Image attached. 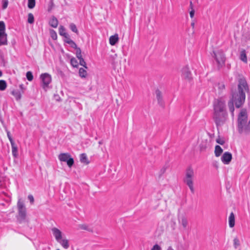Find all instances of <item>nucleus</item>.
Here are the masks:
<instances>
[{"label": "nucleus", "mask_w": 250, "mask_h": 250, "mask_svg": "<svg viewBox=\"0 0 250 250\" xmlns=\"http://www.w3.org/2000/svg\"><path fill=\"white\" fill-rule=\"evenodd\" d=\"M214 57L219 65L222 66L225 62V57L223 51L221 50L216 52L213 51Z\"/></svg>", "instance_id": "8"}, {"label": "nucleus", "mask_w": 250, "mask_h": 250, "mask_svg": "<svg viewBox=\"0 0 250 250\" xmlns=\"http://www.w3.org/2000/svg\"><path fill=\"white\" fill-rule=\"evenodd\" d=\"M7 87V83L4 80H0V90H4Z\"/></svg>", "instance_id": "27"}, {"label": "nucleus", "mask_w": 250, "mask_h": 250, "mask_svg": "<svg viewBox=\"0 0 250 250\" xmlns=\"http://www.w3.org/2000/svg\"><path fill=\"white\" fill-rule=\"evenodd\" d=\"M229 226L230 228H232L235 225V216L233 212H231L229 217Z\"/></svg>", "instance_id": "20"}, {"label": "nucleus", "mask_w": 250, "mask_h": 250, "mask_svg": "<svg viewBox=\"0 0 250 250\" xmlns=\"http://www.w3.org/2000/svg\"><path fill=\"white\" fill-rule=\"evenodd\" d=\"M51 231L52 232L53 235L55 237V239L57 242L62 238V232L58 229L55 227L51 229Z\"/></svg>", "instance_id": "12"}, {"label": "nucleus", "mask_w": 250, "mask_h": 250, "mask_svg": "<svg viewBox=\"0 0 250 250\" xmlns=\"http://www.w3.org/2000/svg\"><path fill=\"white\" fill-rule=\"evenodd\" d=\"M2 9H5L7 7L8 4V0H2Z\"/></svg>", "instance_id": "40"}, {"label": "nucleus", "mask_w": 250, "mask_h": 250, "mask_svg": "<svg viewBox=\"0 0 250 250\" xmlns=\"http://www.w3.org/2000/svg\"><path fill=\"white\" fill-rule=\"evenodd\" d=\"M59 34L61 36L64 38H67L68 36V34L65 31V29L63 26H60L59 29Z\"/></svg>", "instance_id": "22"}, {"label": "nucleus", "mask_w": 250, "mask_h": 250, "mask_svg": "<svg viewBox=\"0 0 250 250\" xmlns=\"http://www.w3.org/2000/svg\"><path fill=\"white\" fill-rule=\"evenodd\" d=\"M232 159V154L229 152H225L221 157V161L226 165H228Z\"/></svg>", "instance_id": "10"}, {"label": "nucleus", "mask_w": 250, "mask_h": 250, "mask_svg": "<svg viewBox=\"0 0 250 250\" xmlns=\"http://www.w3.org/2000/svg\"><path fill=\"white\" fill-rule=\"evenodd\" d=\"M167 250H174L171 247H168Z\"/></svg>", "instance_id": "52"}, {"label": "nucleus", "mask_w": 250, "mask_h": 250, "mask_svg": "<svg viewBox=\"0 0 250 250\" xmlns=\"http://www.w3.org/2000/svg\"><path fill=\"white\" fill-rule=\"evenodd\" d=\"M190 7L191 9H193L192 1H190Z\"/></svg>", "instance_id": "51"}, {"label": "nucleus", "mask_w": 250, "mask_h": 250, "mask_svg": "<svg viewBox=\"0 0 250 250\" xmlns=\"http://www.w3.org/2000/svg\"><path fill=\"white\" fill-rule=\"evenodd\" d=\"M218 89L219 93H222L225 89V85L223 83H219L217 84Z\"/></svg>", "instance_id": "28"}, {"label": "nucleus", "mask_w": 250, "mask_h": 250, "mask_svg": "<svg viewBox=\"0 0 250 250\" xmlns=\"http://www.w3.org/2000/svg\"><path fill=\"white\" fill-rule=\"evenodd\" d=\"M194 13H195V11H194V9H191V11H190V12H189L190 17L191 18H193V17L194 16Z\"/></svg>", "instance_id": "47"}, {"label": "nucleus", "mask_w": 250, "mask_h": 250, "mask_svg": "<svg viewBox=\"0 0 250 250\" xmlns=\"http://www.w3.org/2000/svg\"><path fill=\"white\" fill-rule=\"evenodd\" d=\"M194 176V173L192 167L191 166L188 167L186 170L184 182L188 187L192 193H194L195 191L193 187Z\"/></svg>", "instance_id": "2"}, {"label": "nucleus", "mask_w": 250, "mask_h": 250, "mask_svg": "<svg viewBox=\"0 0 250 250\" xmlns=\"http://www.w3.org/2000/svg\"><path fill=\"white\" fill-rule=\"evenodd\" d=\"M17 206L19 214L18 220L20 223H21L25 220L26 218V208L24 207L23 203L21 201V199L18 201Z\"/></svg>", "instance_id": "6"}, {"label": "nucleus", "mask_w": 250, "mask_h": 250, "mask_svg": "<svg viewBox=\"0 0 250 250\" xmlns=\"http://www.w3.org/2000/svg\"><path fill=\"white\" fill-rule=\"evenodd\" d=\"M49 25L54 28H56L58 25V21L56 18L53 16L49 21Z\"/></svg>", "instance_id": "21"}, {"label": "nucleus", "mask_w": 250, "mask_h": 250, "mask_svg": "<svg viewBox=\"0 0 250 250\" xmlns=\"http://www.w3.org/2000/svg\"><path fill=\"white\" fill-rule=\"evenodd\" d=\"M58 158L61 162H66L67 165L69 167H71L74 164V160L69 153H61L59 155Z\"/></svg>", "instance_id": "7"}, {"label": "nucleus", "mask_w": 250, "mask_h": 250, "mask_svg": "<svg viewBox=\"0 0 250 250\" xmlns=\"http://www.w3.org/2000/svg\"><path fill=\"white\" fill-rule=\"evenodd\" d=\"M54 6L53 0H51L48 7V11L50 12Z\"/></svg>", "instance_id": "38"}, {"label": "nucleus", "mask_w": 250, "mask_h": 250, "mask_svg": "<svg viewBox=\"0 0 250 250\" xmlns=\"http://www.w3.org/2000/svg\"><path fill=\"white\" fill-rule=\"evenodd\" d=\"M166 170V168L163 167L160 170L161 174H164Z\"/></svg>", "instance_id": "48"}, {"label": "nucleus", "mask_w": 250, "mask_h": 250, "mask_svg": "<svg viewBox=\"0 0 250 250\" xmlns=\"http://www.w3.org/2000/svg\"><path fill=\"white\" fill-rule=\"evenodd\" d=\"M6 132H7V137L8 138L10 142V143L13 142H14L13 139H12V136H11V135L10 134V132L9 131H8V130H7Z\"/></svg>", "instance_id": "44"}, {"label": "nucleus", "mask_w": 250, "mask_h": 250, "mask_svg": "<svg viewBox=\"0 0 250 250\" xmlns=\"http://www.w3.org/2000/svg\"><path fill=\"white\" fill-rule=\"evenodd\" d=\"M11 145L12 147V155L15 158H16L18 155L17 146L15 142L11 143Z\"/></svg>", "instance_id": "19"}, {"label": "nucleus", "mask_w": 250, "mask_h": 250, "mask_svg": "<svg viewBox=\"0 0 250 250\" xmlns=\"http://www.w3.org/2000/svg\"><path fill=\"white\" fill-rule=\"evenodd\" d=\"M240 241L237 237L234 238L233 239V245L235 249H237V248L240 246Z\"/></svg>", "instance_id": "34"}, {"label": "nucleus", "mask_w": 250, "mask_h": 250, "mask_svg": "<svg viewBox=\"0 0 250 250\" xmlns=\"http://www.w3.org/2000/svg\"><path fill=\"white\" fill-rule=\"evenodd\" d=\"M70 28L73 32H74L77 34L78 33V30L77 28L76 25L74 23H70Z\"/></svg>", "instance_id": "33"}, {"label": "nucleus", "mask_w": 250, "mask_h": 250, "mask_svg": "<svg viewBox=\"0 0 250 250\" xmlns=\"http://www.w3.org/2000/svg\"><path fill=\"white\" fill-rule=\"evenodd\" d=\"M28 198L29 200L30 203L33 204L34 202V199L33 196L32 195H29L28 196Z\"/></svg>", "instance_id": "46"}, {"label": "nucleus", "mask_w": 250, "mask_h": 250, "mask_svg": "<svg viewBox=\"0 0 250 250\" xmlns=\"http://www.w3.org/2000/svg\"><path fill=\"white\" fill-rule=\"evenodd\" d=\"M179 222L180 224L182 225L184 229H186L188 224V222L187 218L185 216H182L179 219Z\"/></svg>", "instance_id": "18"}, {"label": "nucleus", "mask_w": 250, "mask_h": 250, "mask_svg": "<svg viewBox=\"0 0 250 250\" xmlns=\"http://www.w3.org/2000/svg\"><path fill=\"white\" fill-rule=\"evenodd\" d=\"M109 43L111 45H115L119 41L118 35L116 34L114 35L110 36L109 39Z\"/></svg>", "instance_id": "17"}, {"label": "nucleus", "mask_w": 250, "mask_h": 250, "mask_svg": "<svg viewBox=\"0 0 250 250\" xmlns=\"http://www.w3.org/2000/svg\"><path fill=\"white\" fill-rule=\"evenodd\" d=\"M70 62H71V65L74 67H77L78 66V62L75 58H72L70 60Z\"/></svg>", "instance_id": "35"}, {"label": "nucleus", "mask_w": 250, "mask_h": 250, "mask_svg": "<svg viewBox=\"0 0 250 250\" xmlns=\"http://www.w3.org/2000/svg\"><path fill=\"white\" fill-rule=\"evenodd\" d=\"M182 76L184 79L188 81L191 80V73L188 67H185L182 69Z\"/></svg>", "instance_id": "11"}, {"label": "nucleus", "mask_w": 250, "mask_h": 250, "mask_svg": "<svg viewBox=\"0 0 250 250\" xmlns=\"http://www.w3.org/2000/svg\"><path fill=\"white\" fill-rule=\"evenodd\" d=\"M36 4L35 0H28V7L30 9H33Z\"/></svg>", "instance_id": "30"}, {"label": "nucleus", "mask_w": 250, "mask_h": 250, "mask_svg": "<svg viewBox=\"0 0 250 250\" xmlns=\"http://www.w3.org/2000/svg\"><path fill=\"white\" fill-rule=\"evenodd\" d=\"M79 62L80 65L83 66L85 68H87L86 66V62L83 58H81V59L79 60Z\"/></svg>", "instance_id": "41"}, {"label": "nucleus", "mask_w": 250, "mask_h": 250, "mask_svg": "<svg viewBox=\"0 0 250 250\" xmlns=\"http://www.w3.org/2000/svg\"><path fill=\"white\" fill-rule=\"evenodd\" d=\"M216 142L218 143V144H219L221 145H223L225 144V141L223 139H221L220 138H218L217 139H216Z\"/></svg>", "instance_id": "45"}, {"label": "nucleus", "mask_w": 250, "mask_h": 250, "mask_svg": "<svg viewBox=\"0 0 250 250\" xmlns=\"http://www.w3.org/2000/svg\"><path fill=\"white\" fill-rule=\"evenodd\" d=\"M7 44V34L0 33V45H5Z\"/></svg>", "instance_id": "16"}, {"label": "nucleus", "mask_w": 250, "mask_h": 250, "mask_svg": "<svg viewBox=\"0 0 250 250\" xmlns=\"http://www.w3.org/2000/svg\"><path fill=\"white\" fill-rule=\"evenodd\" d=\"M28 22L30 24H32L34 22V17L32 13H29L28 14Z\"/></svg>", "instance_id": "32"}, {"label": "nucleus", "mask_w": 250, "mask_h": 250, "mask_svg": "<svg viewBox=\"0 0 250 250\" xmlns=\"http://www.w3.org/2000/svg\"><path fill=\"white\" fill-rule=\"evenodd\" d=\"M248 117L247 113L245 110H242L238 118V129L240 133H243L244 127L247 124Z\"/></svg>", "instance_id": "3"}, {"label": "nucleus", "mask_w": 250, "mask_h": 250, "mask_svg": "<svg viewBox=\"0 0 250 250\" xmlns=\"http://www.w3.org/2000/svg\"><path fill=\"white\" fill-rule=\"evenodd\" d=\"M98 143H99V145H102L103 144V141H100Z\"/></svg>", "instance_id": "54"}, {"label": "nucleus", "mask_w": 250, "mask_h": 250, "mask_svg": "<svg viewBox=\"0 0 250 250\" xmlns=\"http://www.w3.org/2000/svg\"><path fill=\"white\" fill-rule=\"evenodd\" d=\"M20 87H21V88H22V84L21 85Z\"/></svg>", "instance_id": "56"}, {"label": "nucleus", "mask_w": 250, "mask_h": 250, "mask_svg": "<svg viewBox=\"0 0 250 250\" xmlns=\"http://www.w3.org/2000/svg\"><path fill=\"white\" fill-rule=\"evenodd\" d=\"M79 73L80 76L82 78H85L87 74L86 71L83 68H80Z\"/></svg>", "instance_id": "29"}, {"label": "nucleus", "mask_w": 250, "mask_h": 250, "mask_svg": "<svg viewBox=\"0 0 250 250\" xmlns=\"http://www.w3.org/2000/svg\"><path fill=\"white\" fill-rule=\"evenodd\" d=\"M58 242L65 249H67L69 247L68 240L65 238H62Z\"/></svg>", "instance_id": "13"}, {"label": "nucleus", "mask_w": 250, "mask_h": 250, "mask_svg": "<svg viewBox=\"0 0 250 250\" xmlns=\"http://www.w3.org/2000/svg\"><path fill=\"white\" fill-rule=\"evenodd\" d=\"M213 113L227 112L225 101L221 99L215 100L213 104Z\"/></svg>", "instance_id": "5"}, {"label": "nucleus", "mask_w": 250, "mask_h": 250, "mask_svg": "<svg viewBox=\"0 0 250 250\" xmlns=\"http://www.w3.org/2000/svg\"><path fill=\"white\" fill-rule=\"evenodd\" d=\"M81 228L82 229H85V230H89V229H87V227L86 226H85V225H82L81 226Z\"/></svg>", "instance_id": "50"}, {"label": "nucleus", "mask_w": 250, "mask_h": 250, "mask_svg": "<svg viewBox=\"0 0 250 250\" xmlns=\"http://www.w3.org/2000/svg\"><path fill=\"white\" fill-rule=\"evenodd\" d=\"M2 72L0 70V77L2 76Z\"/></svg>", "instance_id": "55"}, {"label": "nucleus", "mask_w": 250, "mask_h": 250, "mask_svg": "<svg viewBox=\"0 0 250 250\" xmlns=\"http://www.w3.org/2000/svg\"><path fill=\"white\" fill-rule=\"evenodd\" d=\"M50 34H51V36L53 40L57 39V35L55 31H54L53 30H50Z\"/></svg>", "instance_id": "39"}, {"label": "nucleus", "mask_w": 250, "mask_h": 250, "mask_svg": "<svg viewBox=\"0 0 250 250\" xmlns=\"http://www.w3.org/2000/svg\"><path fill=\"white\" fill-rule=\"evenodd\" d=\"M191 26H192V27H194V22H192V23H191Z\"/></svg>", "instance_id": "53"}, {"label": "nucleus", "mask_w": 250, "mask_h": 250, "mask_svg": "<svg viewBox=\"0 0 250 250\" xmlns=\"http://www.w3.org/2000/svg\"><path fill=\"white\" fill-rule=\"evenodd\" d=\"M213 119L215 122L216 126L217 127L221 126L223 125L227 120V112L213 113Z\"/></svg>", "instance_id": "4"}, {"label": "nucleus", "mask_w": 250, "mask_h": 250, "mask_svg": "<svg viewBox=\"0 0 250 250\" xmlns=\"http://www.w3.org/2000/svg\"><path fill=\"white\" fill-rule=\"evenodd\" d=\"M26 78L29 81H31L33 79V76L31 71H28L26 75Z\"/></svg>", "instance_id": "36"}, {"label": "nucleus", "mask_w": 250, "mask_h": 250, "mask_svg": "<svg viewBox=\"0 0 250 250\" xmlns=\"http://www.w3.org/2000/svg\"><path fill=\"white\" fill-rule=\"evenodd\" d=\"M42 83V88L45 89L51 82V77L48 73L42 74L40 77Z\"/></svg>", "instance_id": "9"}, {"label": "nucleus", "mask_w": 250, "mask_h": 250, "mask_svg": "<svg viewBox=\"0 0 250 250\" xmlns=\"http://www.w3.org/2000/svg\"><path fill=\"white\" fill-rule=\"evenodd\" d=\"M156 98L158 101V103L160 105L163 106L164 105V102L163 100L162 95L161 91L157 89L155 91Z\"/></svg>", "instance_id": "14"}, {"label": "nucleus", "mask_w": 250, "mask_h": 250, "mask_svg": "<svg viewBox=\"0 0 250 250\" xmlns=\"http://www.w3.org/2000/svg\"><path fill=\"white\" fill-rule=\"evenodd\" d=\"M240 59L245 62H247V55L245 50H243L241 52Z\"/></svg>", "instance_id": "25"}, {"label": "nucleus", "mask_w": 250, "mask_h": 250, "mask_svg": "<svg viewBox=\"0 0 250 250\" xmlns=\"http://www.w3.org/2000/svg\"><path fill=\"white\" fill-rule=\"evenodd\" d=\"M151 250H161V248L158 244L154 245Z\"/></svg>", "instance_id": "43"}, {"label": "nucleus", "mask_w": 250, "mask_h": 250, "mask_svg": "<svg viewBox=\"0 0 250 250\" xmlns=\"http://www.w3.org/2000/svg\"><path fill=\"white\" fill-rule=\"evenodd\" d=\"M80 161L81 163L88 164L89 162L88 161L87 156L85 153H82L80 155Z\"/></svg>", "instance_id": "24"}, {"label": "nucleus", "mask_w": 250, "mask_h": 250, "mask_svg": "<svg viewBox=\"0 0 250 250\" xmlns=\"http://www.w3.org/2000/svg\"><path fill=\"white\" fill-rule=\"evenodd\" d=\"M12 94L15 97L17 100H19L21 99V95L20 91L14 90L12 92Z\"/></svg>", "instance_id": "26"}, {"label": "nucleus", "mask_w": 250, "mask_h": 250, "mask_svg": "<svg viewBox=\"0 0 250 250\" xmlns=\"http://www.w3.org/2000/svg\"><path fill=\"white\" fill-rule=\"evenodd\" d=\"M66 39V40H65V42L67 43L68 44V42H69L70 41H72V40H71L69 37V36H68L67 38H65Z\"/></svg>", "instance_id": "49"}, {"label": "nucleus", "mask_w": 250, "mask_h": 250, "mask_svg": "<svg viewBox=\"0 0 250 250\" xmlns=\"http://www.w3.org/2000/svg\"><path fill=\"white\" fill-rule=\"evenodd\" d=\"M209 146V142L208 139H204L200 144V149L201 151H204Z\"/></svg>", "instance_id": "15"}, {"label": "nucleus", "mask_w": 250, "mask_h": 250, "mask_svg": "<svg viewBox=\"0 0 250 250\" xmlns=\"http://www.w3.org/2000/svg\"><path fill=\"white\" fill-rule=\"evenodd\" d=\"M248 90V85L245 79H240L238 85V92H231L232 97L228 104L229 110L232 116L234 115V104L237 108L241 107L244 104L246 99L244 91H247Z\"/></svg>", "instance_id": "1"}, {"label": "nucleus", "mask_w": 250, "mask_h": 250, "mask_svg": "<svg viewBox=\"0 0 250 250\" xmlns=\"http://www.w3.org/2000/svg\"><path fill=\"white\" fill-rule=\"evenodd\" d=\"M5 30V25L3 21H0V33H4Z\"/></svg>", "instance_id": "31"}, {"label": "nucleus", "mask_w": 250, "mask_h": 250, "mask_svg": "<svg viewBox=\"0 0 250 250\" xmlns=\"http://www.w3.org/2000/svg\"><path fill=\"white\" fill-rule=\"evenodd\" d=\"M81 53L82 52H81V50L80 48H77L76 55L77 58L79 60L81 59V58H83Z\"/></svg>", "instance_id": "37"}, {"label": "nucleus", "mask_w": 250, "mask_h": 250, "mask_svg": "<svg viewBox=\"0 0 250 250\" xmlns=\"http://www.w3.org/2000/svg\"><path fill=\"white\" fill-rule=\"evenodd\" d=\"M68 44H70L72 48H75L76 49L79 48L77 47V44L73 41H70L69 42H68Z\"/></svg>", "instance_id": "42"}, {"label": "nucleus", "mask_w": 250, "mask_h": 250, "mask_svg": "<svg viewBox=\"0 0 250 250\" xmlns=\"http://www.w3.org/2000/svg\"><path fill=\"white\" fill-rule=\"evenodd\" d=\"M223 152V149L220 146L217 145L215 147V151L214 153L216 157H219L221 155V154Z\"/></svg>", "instance_id": "23"}]
</instances>
